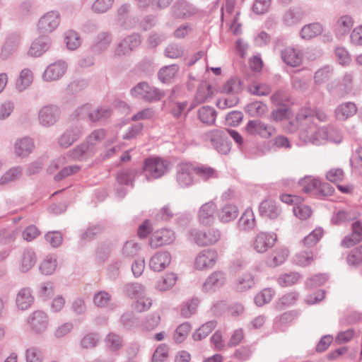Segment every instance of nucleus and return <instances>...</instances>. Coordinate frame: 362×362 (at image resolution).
Returning a JSON list of instances; mask_svg holds the SVG:
<instances>
[{"label": "nucleus", "mask_w": 362, "mask_h": 362, "mask_svg": "<svg viewBox=\"0 0 362 362\" xmlns=\"http://www.w3.org/2000/svg\"><path fill=\"white\" fill-rule=\"evenodd\" d=\"M170 163L160 157H150L144 161L143 174L148 181L163 177L169 170Z\"/></svg>", "instance_id": "nucleus-1"}, {"label": "nucleus", "mask_w": 362, "mask_h": 362, "mask_svg": "<svg viewBox=\"0 0 362 362\" xmlns=\"http://www.w3.org/2000/svg\"><path fill=\"white\" fill-rule=\"evenodd\" d=\"M191 240L199 246L213 245L221 238V231L215 228L206 230L192 229L189 232Z\"/></svg>", "instance_id": "nucleus-2"}, {"label": "nucleus", "mask_w": 362, "mask_h": 362, "mask_svg": "<svg viewBox=\"0 0 362 362\" xmlns=\"http://www.w3.org/2000/svg\"><path fill=\"white\" fill-rule=\"evenodd\" d=\"M204 141H209L213 147L221 154L226 155L230 150L227 141L226 132L221 129H212L206 132L202 136Z\"/></svg>", "instance_id": "nucleus-3"}, {"label": "nucleus", "mask_w": 362, "mask_h": 362, "mask_svg": "<svg viewBox=\"0 0 362 362\" xmlns=\"http://www.w3.org/2000/svg\"><path fill=\"white\" fill-rule=\"evenodd\" d=\"M327 128H317L315 125H310L306 129H301L299 138L303 143H311L314 145H321L327 142Z\"/></svg>", "instance_id": "nucleus-4"}, {"label": "nucleus", "mask_w": 362, "mask_h": 362, "mask_svg": "<svg viewBox=\"0 0 362 362\" xmlns=\"http://www.w3.org/2000/svg\"><path fill=\"white\" fill-rule=\"evenodd\" d=\"M112 109L109 106L101 105L91 110L89 104H85L76 110V116L78 118H83L88 116V119L93 122L105 119L110 117Z\"/></svg>", "instance_id": "nucleus-5"}, {"label": "nucleus", "mask_w": 362, "mask_h": 362, "mask_svg": "<svg viewBox=\"0 0 362 362\" xmlns=\"http://www.w3.org/2000/svg\"><path fill=\"white\" fill-rule=\"evenodd\" d=\"M134 97L140 98L148 102L160 100L164 96V92L146 82L139 83L131 90Z\"/></svg>", "instance_id": "nucleus-6"}, {"label": "nucleus", "mask_w": 362, "mask_h": 362, "mask_svg": "<svg viewBox=\"0 0 362 362\" xmlns=\"http://www.w3.org/2000/svg\"><path fill=\"white\" fill-rule=\"evenodd\" d=\"M61 21L60 13L57 11H50L41 16L37 22V30L39 34L47 35L54 31Z\"/></svg>", "instance_id": "nucleus-7"}, {"label": "nucleus", "mask_w": 362, "mask_h": 362, "mask_svg": "<svg viewBox=\"0 0 362 362\" xmlns=\"http://www.w3.org/2000/svg\"><path fill=\"white\" fill-rule=\"evenodd\" d=\"M194 166L190 163H181L176 167L175 180L182 188L192 186L194 182Z\"/></svg>", "instance_id": "nucleus-8"}, {"label": "nucleus", "mask_w": 362, "mask_h": 362, "mask_svg": "<svg viewBox=\"0 0 362 362\" xmlns=\"http://www.w3.org/2000/svg\"><path fill=\"white\" fill-rule=\"evenodd\" d=\"M277 236L273 232H259L251 243L252 248L257 253H264L276 243Z\"/></svg>", "instance_id": "nucleus-9"}, {"label": "nucleus", "mask_w": 362, "mask_h": 362, "mask_svg": "<svg viewBox=\"0 0 362 362\" xmlns=\"http://www.w3.org/2000/svg\"><path fill=\"white\" fill-rule=\"evenodd\" d=\"M61 115L60 108L56 105H47L42 106L38 112L39 123L45 127L54 125L59 119Z\"/></svg>", "instance_id": "nucleus-10"}, {"label": "nucleus", "mask_w": 362, "mask_h": 362, "mask_svg": "<svg viewBox=\"0 0 362 362\" xmlns=\"http://www.w3.org/2000/svg\"><path fill=\"white\" fill-rule=\"evenodd\" d=\"M27 323L33 332L42 334L49 326L48 315L42 310H35L29 315Z\"/></svg>", "instance_id": "nucleus-11"}, {"label": "nucleus", "mask_w": 362, "mask_h": 362, "mask_svg": "<svg viewBox=\"0 0 362 362\" xmlns=\"http://www.w3.org/2000/svg\"><path fill=\"white\" fill-rule=\"evenodd\" d=\"M83 127L79 124L69 127L58 139V144L64 148H69L83 135Z\"/></svg>", "instance_id": "nucleus-12"}, {"label": "nucleus", "mask_w": 362, "mask_h": 362, "mask_svg": "<svg viewBox=\"0 0 362 362\" xmlns=\"http://www.w3.org/2000/svg\"><path fill=\"white\" fill-rule=\"evenodd\" d=\"M217 258L218 254L215 250H203L196 257L194 267L198 270L210 269L214 266Z\"/></svg>", "instance_id": "nucleus-13"}, {"label": "nucleus", "mask_w": 362, "mask_h": 362, "mask_svg": "<svg viewBox=\"0 0 362 362\" xmlns=\"http://www.w3.org/2000/svg\"><path fill=\"white\" fill-rule=\"evenodd\" d=\"M67 64L64 61H57L49 64L42 74L44 81L52 82L60 79L66 73Z\"/></svg>", "instance_id": "nucleus-14"}, {"label": "nucleus", "mask_w": 362, "mask_h": 362, "mask_svg": "<svg viewBox=\"0 0 362 362\" xmlns=\"http://www.w3.org/2000/svg\"><path fill=\"white\" fill-rule=\"evenodd\" d=\"M245 130L250 135H258L266 139L274 134L273 127L259 119L250 120L245 127Z\"/></svg>", "instance_id": "nucleus-15"}, {"label": "nucleus", "mask_w": 362, "mask_h": 362, "mask_svg": "<svg viewBox=\"0 0 362 362\" xmlns=\"http://www.w3.org/2000/svg\"><path fill=\"white\" fill-rule=\"evenodd\" d=\"M171 255L168 251L156 252L149 260V267L154 272H160L165 269L171 262Z\"/></svg>", "instance_id": "nucleus-16"}, {"label": "nucleus", "mask_w": 362, "mask_h": 362, "mask_svg": "<svg viewBox=\"0 0 362 362\" xmlns=\"http://www.w3.org/2000/svg\"><path fill=\"white\" fill-rule=\"evenodd\" d=\"M141 43V37L137 34H133L124 39L116 47L115 54L120 57L129 54Z\"/></svg>", "instance_id": "nucleus-17"}, {"label": "nucleus", "mask_w": 362, "mask_h": 362, "mask_svg": "<svg viewBox=\"0 0 362 362\" xmlns=\"http://www.w3.org/2000/svg\"><path fill=\"white\" fill-rule=\"evenodd\" d=\"M175 240V233L167 228L158 230L151 237L150 244L153 247H160L173 243Z\"/></svg>", "instance_id": "nucleus-18"}, {"label": "nucleus", "mask_w": 362, "mask_h": 362, "mask_svg": "<svg viewBox=\"0 0 362 362\" xmlns=\"http://www.w3.org/2000/svg\"><path fill=\"white\" fill-rule=\"evenodd\" d=\"M259 213L261 216L273 220L280 216L281 209L275 201L265 199L259 204Z\"/></svg>", "instance_id": "nucleus-19"}, {"label": "nucleus", "mask_w": 362, "mask_h": 362, "mask_svg": "<svg viewBox=\"0 0 362 362\" xmlns=\"http://www.w3.org/2000/svg\"><path fill=\"white\" fill-rule=\"evenodd\" d=\"M198 10L185 0H177L172 8L173 15L175 18H189L197 13Z\"/></svg>", "instance_id": "nucleus-20"}, {"label": "nucleus", "mask_w": 362, "mask_h": 362, "mask_svg": "<svg viewBox=\"0 0 362 362\" xmlns=\"http://www.w3.org/2000/svg\"><path fill=\"white\" fill-rule=\"evenodd\" d=\"M226 281V275L223 272L216 271L211 274L202 285V291L204 292H213L221 287Z\"/></svg>", "instance_id": "nucleus-21"}, {"label": "nucleus", "mask_w": 362, "mask_h": 362, "mask_svg": "<svg viewBox=\"0 0 362 362\" xmlns=\"http://www.w3.org/2000/svg\"><path fill=\"white\" fill-rule=\"evenodd\" d=\"M281 59L287 65L296 67L303 62V52L298 49L288 47L281 51Z\"/></svg>", "instance_id": "nucleus-22"}, {"label": "nucleus", "mask_w": 362, "mask_h": 362, "mask_svg": "<svg viewBox=\"0 0 362 362\" xmlns=\"http://www.w3.org/2000/svg\"><path fill=\"white\" fill-rule=\"evenodd\" d=\"M112 41V35L108 32L98 33L90 46V50L94 54H101L107 49Z\"/></svg>", "instance_id": "nucleus-23"}, {"label": "nucleus", "mask_w": 362, "mask_h": 362, "mask_svg": "<svg viewBox=\"0 0 362 362\" xmlns=\"http://www.w3.org/2000/svg\"><path fill=\"white\" fill-rule=\"evenodd\" d=\"M37 256L35 251L30 247L23 250L19 259V270L23 273L29 272L35 264Z\"/></svg>", "instance_id": "nucleus-24"}, {"label": "nucleus", "mask_w": 362, "mask_h": 362, "mask_svg": "<svg viewBox=\"0 0 362 362\" xmlns=\"http://www.w3.org/2000/svg\"><path fill=\"white\" fill-rule=\"evenodd\" d=\"M357 106L353 102H344L338 105L334 110V115L337 120L345 121L357 112Z\"/></svg>", "instance_id": "nucleus-25"}, {"label": "nucleus", "mask_w": 362, "mask_h": 362, "mask_svg": "<svg viewBox=\"0 0 362 362\" xmlns=\"http://www.w3.org/2000/svg\"><path fill=\"white\" fill-rule=\"evenodd\" d=\"M213 95L214 90L211 86L206 82L201 83L196 91L191 108L209 101Z\"/></svg>", "instance_id": "nucleus-26"}, {"label": "nucleus", "mask_w": 362, "mask_h": 362, "mask_svg": "<svg viewBox=\"0 0 362 362\" xmlns=\"http://www.w3.org/2000/svg\"><path fill=\"white\" fill-rule=\"evenodd\" d=\"M50 44V38L47 35H42L33 42L28 54L32 57H40L49 49Z\"/></svg>", "instance_id": "nucleus-27"}, {"label": "nucleus", "mask_w": 362, "mask_h": 362, "mask_svg": "<svg viewBox=\"0 0 362 362\" xmlns=\"http://www.w3.org/2000/svg\"><path fill=\"white\" fill-rule=\"evenodd\" d=\"M216 210V204L214 202L210 201L202 204L198 211V220L202 224H209L214 218V213Z\"/></svg>", "instance_id": "nucleus-28"}, {"label": "nucleus", "mask_w": 362, "mask_h": 362, "mask_svg": "<svg viewBox=\"0 0 362 362\" xmlns=\"http://www.w3.org/2000/svg\"><path fill=\"white\" fill-rule=\"evenodd\" d=\"M33 302L34 297L30 288H23L18 292L16 298V305L18 309L21 310H28Z\"/></svg>", "instance_id": "nucleus-29"}, {"label": "nucleus", "mask_w": 362, "mask_h": 362, "mask_svg": "<svg viewBox=\"0 0 362 362\" xmlns=\"http://www.w3.org/2000/svg\"><path fill=\"white\" fill-rule=\"evenodd\" d=\"M362 238V226L359 221L352 223V233L346 235L341 241V246L344 247H351L359 243Z\"/></svg>", "instance_id": "nucleus-30"}, {"label": "nucleus", "mask_w": 362, "mask_h": 362, "mask_svg": "<svg viewBox=\"0 0 362 362\" xmlns=\"http://www.w3.org/2000/svg\"><path fill=\"white\" fill-rule=\"evenodd\" d=\"M354 25L353 18L349 15H342L337 21L334 31L337 36L344 37L349 33Z\"/></svg>", "instance_id": "nucleus-31"}, {"label": "nucleus", "mask_w": 362, "mask_h": 362, "mask_svg": "<svg viewBox=\"0 0 362 362\" xmlns=\"http://www.w3.org/2000/svg\"><path fill=\"white\" fill-rule=\"evenodd\" d=\"M238 214L239 210L236 205L227 204L218 211L217 216L221 223H226L234 221Z\"/></svg>", "instance_id": "nucleus-32"}, {"label": "nucleus", "mask_w": 362, "mask_h": 362, "mask_svg": "<svg viewBox=\"0 0 362 362\" xmlns=\"http://www.w3.org/2000/svg\"><path fill=\"white\" fill-rule=\"evenodd\" d=\"M94 153L93 150L86 143H83L69 151L66 156L72 160H83L92 156Z\"/></svg>", "instance_id": "nucleus-33"}, {"label": "nucleus", "mask_w": 362, "mask_h": 362, "mask_svg": "<svg viewBox=\"0 0 362 362\" xmlns=\"http://www.w3.org/2000/svg\"><path fill=\"white\" fill-rule=\"evenodd\" d=\"M255 226L254 212L251 208H247L238 221V228L243 231H250L255 228Z\"/></svg>", "instance_id": "nucleus-34"}, {"label": "nucleus", "mask_w": 362, "mask_h": 362, "mask_svg": "<svg viewBox=\"0 0 362 362\" xmlns=\"http://www.w3.org/2000/svg\"><path fill=\"white\" fill-rule=\"evenodd\" d=\"M323 32V27L319 23H313L304 25L300 32L301 38L305 40H311Z\"/></svg>", "instance_id": "nucleus-35"}, {"label": "nucleus", "mask_w": 362, "mask_h": 362, "mask_svg": "<svg viewBox=\"0 0 362 362\" xmlns=\"http://www.w3.org/2000/svg\"><path fill=\"white\" fill-rule=\"evenodd\" d=\"M216 111L210 106H202L197 112L199 119L204 124L211 126L215 124L216 119Z\"/></svg>", "instance_id": "nucleus-36"}, {"label": "nucleus", "mask_w": 362, "mask_h": 362, "mask_svg": "<svg viewBox=\"0 0 362 362\" xmlns=\"http://www.w3.org/2000/svg\"><path fill=\"white\" fill-rule=\"evenodd\" d=\"M177 280V274L173 272L167 273L158 279L155 284V288L159 291H166L172 288Z\"/></svg>", "instance_id": "nucleus-37"}, {"label": "nucleus", "mask_w": 362, "mask_h": 362, "mask_svg": "<svg viewBox=\"0 0 362 362\" xmlns=\"http://www.w3.org/2000/svg\"><path fill=\"white\" fill-rule=\"evenodd\" d=\"M34 147L33 139L23 137L18 139L15 144V152L17 156L25 157L29 155Z\"/></svg>", "instance_id": "nucleus-38"}, {"label": "nucleus", "mask_w": 362, "mask_h": 362, "mask_svg": "<svg viewBox=\"0 0 362 362\" xmlns=\"http://www.w3.org/2000/svg\"><path fill=\"white\" fill-rule=\"evenodd\" d=\"M33 74L30 69L25 68L19 74L16 82V89L21 92L28 88L32 83Z\"/></svg>", "instance_id": "nucleus-39"}, {"label": "nucleus", "mask_w": 362, "mask_h": 362, "mask_svg": "<svg viewBox=\"0 0 362 362\" xmlns=\"http://www.w3.org/2000/svg\"><path fill=\"white\" fill-rule=\"evenodd\" d=\"M298 184L305 193L317 192L320 180L313 176L306 175L299 180Z\"/></svg>", "instance_id": "nucleus-40"}, {"label": "nucleus", "mask_w": 362, "mask_h": 362, "mask_svg": "<svg viewBox=\"0 0 362 362\" xmlns=\"http://www.w3.org/2000/svg\"><path fill=\"white\" fill-rule=\"evenodd\" d=\"M241 90V81L238 78H230L221 88V93L232 95H237Z\"/></svg>", "instance_id": "nucleus-41"}, {"label": "nucleus", "mask_w": 362, "mask_h": 362, "mask_svg": "<svg viewBox=\"0 0 362 362\" xmlns=\"http://www.w3.org/2000/svg\"><path fill=\"white\" fill-rule=\"evenodd\" d=\"M129 6L127 4H124L118 9L119 21L120 25L124 29H129L134 28L137 21L134 18L127 17L125 18V15L128 13Z\"/></svg>", "instance_id": "nucleus-42"}, {"label": "nucleus", "mask_w": 362, "mask_h": 362, "mask_svg": "<svg viewBox=\"0 0 362 362\" xmlns=\"http://www.w3.org/2000/svg\"><path fill=\"white\" fill-rule=\"evenodd\" d=\"M179 66L176 64H171L160 69L158 76L161 82L169 83L177 76Z\"/></svg>", "instance_id": "nucleus-43"}, {"label": "nucleus", "mask_w": 362, "mask_h": 362, "mask_svg": "<svg viewBox=\"0 0 362 362\" xmlns=\"http://www.w3.org/2000/svg\"><path fill=\"white\" fill-rule=\"evenodd\" d=\"M57 267V259L54 255L47 256L40 264V271L44 275L52 274Z\"/></svg>", "instance_id": "nucleus-44"}, {"label": "nucleus", "mask_w": 362, "mask_h": 362, "mask_svg": "<svg viewBox=\"0 0 362 362\" xmlns=\"http://www.w3.org/2000/svg\"><path fill=\"white\" fill-rule=\"evenodd\" d=\"M216 325L217 323L214 320L204 323L193 333V339L195 341H200L204 339L215 329Z\"/></svg>", "instance_id": "nucleus-45"}, {"label": "nucleus", "mask_w": 362, "mask_h": 362, "mask_svg": "<svg viewBox=\"0 0 362 362\" xmlns=\"http://www.w3.org/2000/svg\"><path fill=\"white\" fill-rule=\"evenodd\" d=\"M106 131L104 129H98L93 131L86 138V144L95 152V146L100 143L106 136Z\"/></svg>", "instance_id": "nucleus-46"}, {"label": "nucleus", "mask_w": 362, "mask_h": 362, "mask_svg": "<svg viewBox=\"0 0 362 362\" xmlns=\"http://www.w3.org/2000/svg\"><path fill=\"white\" fill-rule=\"evenodd\" d=\"M303 17L301 11L296 8L287 10L283 16V22L287 26H292L298 23Z\"/></svg>", "instance_id": "nucleus-47"}, {"label": "nucleus", "mask_w": 362, "mask_h": 362, "mask_svg": "<svg viewBox=\"0 0 362 362\" xmlns=\"http://www.w3.org/2000/svg\"><path fill=\"white\" fill-rule=\"evenodd\" d=\"M126 294L131 298L137 299L145 295V286L139 283H129L124 287Z\"/></svg>", "instance_id": "nucleus-48"}, {"label": "nucleus", "mask_w": 362, "mask_h": 362, "mask_svg": "<svg viewBox=\"0 0 362 362\" xmlns=\"http://www.w3.org/2000/svg\"><path fill=\"white\" fill-rule=\"evenodd\" d=\"M255 285L254 277L250 274H245L239 277L235 282V289L239 292L245 291Z\"/></svg>", "instance_id": "nucleus-49"}, {"label": "nucleus", "mask_w": 362, "mask_h": 362, "mask_svg": "<svg viewBox=\"0 0 362 362\" xmlns=\"http://www.w3.org/2000/svg\"><path fill=\"white\" fill-rule=\"evenodd\" d=\"M64 42L67 48L71 50L76 49L81 44L78 34L73 30L64 33Z\"/></svg>", "instance_id": "nucleus-50"}, {"label": "nucleus", "mask_w": 362, "mask_h": 362, "mask_svg": "<svg viewBox=\"0 0 362 362\" xmlns=\"http://www.w3.org/2000/svg\"><path fill=\"white\" fill-rule=\"evenodd\" d=\"M245 110L251 117H259L266 112L267 106L262 102L255 101L247 104L245 107Z\"/></svg>", "instance_id": "nucleus-51"}, {"label": "nucleus", "mask_w": 362, "mask_h": 362, "mask_svg": "<svg viewBox=\"0 0 362 362\" xmlns=\"http://www.w3.org/2000/svg\"><path fill=\"white\" fill-rule=\"evenodd\" d=\"M141 247L134 240L127 241L122 249V255L124 258H133L138 255Z\"/></svg>", "instance_id": "nucleus-52"}, {"label": "nucleus", "mask_w": 362, "mask_h": 362, "mask_svg": "<svg viewBox=\"0 0 362 362\" xmlns=\"http://www.w3.org/2000/svg\"><path fill=\"white\" fill-rule=\"evenodd\" d=\"M138 172L135 169H122L117 175V180L120 185L132 184Z\"/></svg>", "instance_id": "nucleus-53"}, {"label": "nucleus", "mask_w": 362, "mask_h": 362, "mask_svg": "<svg viewBox=\"0 0 362 362\" xmlns=\"http://www.w3.org/2000/svg\"><path fill=\"white\" fill-rule=\"evenodd\" d=\"M288 256V250L286 248L276 250L272 257L268 260V264L270 267H277L283 264Z\"/></svg>", "instance_id": "nucleus-54"}, {"label": "nucleus", "mask_w": 362, "mask_h": 362, "mask_svg": "<svg viewBox=\"0 0 362 362\" xmlns=\"http://www.w3.org/2000/svg\"><path fill=\"white\" fill-rule=\"evenodd\" d=\"M22 174V169L19 166L13 167L6 171L0 177V185H7L18 179Z\"/></svg>", "instance_id": "nucleus-55"}, {"label": "nucleus", "mask_w": 362, "mask_h": 362, "mask_svg": "<svg viewBox=\"0 0 362 362\" xmlns=\"http://www.w3.org/2000/svg\"><path fill=\"white\" fill-rule=\"evenodd\" d=\"M199 303L200 300L198 298H193L191 300L187 301L181 307V315L185 318L190 317L196 313Z\"/></svg>", "instance_id": "nucleus-56"}, {"label": "nucleus", "mask_w": 362, "mask_h": 362, "mask_svg": "<svg viewBox=\"0 0 362 362\" xmlns=\"http://www.w3.org/2000/svg\"><path fill=\"white\" fill-rule=\"evenodd\" d=\"M112 300V296L107 291H100L96 292L93 297V304L98 308H106Z\"/></svg>", "instance_id": "nucleus-57"}, {"label": "nucleus", "mask_w": 362, "mask_h": 362, "mask_svg": "<svg viewBox=\"0 0 362 362\" xmlns=\"http://www.w3.org/2000/svg\"><path fill=\"white\" fill-rule=\"evenodd\" d=\"M300 278L298 272H291L280 275L277 279L278 284L283 287L291 286L296 284Z\"/></svg>", "instance_id": "nucleus-58"}, {"label": "nucleus", "mask_w": 362, "mask_h": 362, "mask_svg": "<svg viewBox=\"0 0 362 362\" xmlns=\"http://www.w3.org/2000/svg\"><path fill=\"white\" fill-rule=\"evenodd\" d=\"M274 295L272 288H264L258 293L255 297V303L257 306H262L269 303Z\"/></svg>", "instance_id": "nucleus-59"}, {"label": "nucleus", "mask_w": 362, "mask_h": 362, "mask_svg": "<svg viewBox=\"0 0 362 362\" xmlns=\"http://www.w3.org/2000/svg\"><path fill=\"white\" fill-rule=\"evenodd\" d=\"M194 173L195 175L204 181H207L211 178H215L217 177V173L214 168L204 165L199 167L194 166Z\"/></svg>", "instance_id": "nucleus-60"}, {"label": "nucleus", "mask_w": 362, "mask_h": 362, "mask_svg": "<svg viewBox=\"0 0 362 362\" xmlns=\"http://www.w3.org/2000/svg\"><path fill=\"white\" fill-rule=\"evenodd\" d=\"M248 91L252 95L264 96L270 93L271 88L264 83L253 82L248 86Z\"/></svg>", "instance_id": "nucleus-61"}, {"label": "nucleus", "mask_w": 362, "mask_h": 362, "mask_svg": "<svg viewBox=\"0 0 362 362\" xmlns=\"http://www.w3.org/2000/svg\"><path fill=\"white\" fill-rule=\"evenodd\" d=\"M191 330V325L189 322H184L179 325L174 334V340L177 343L182 342L188 336Z\"/></svg>", "instance_id": "nucleus-62"}, {"label": "nucleus", "mask_w": 362, "mask_h": 362, "mask_svg": "<svg viewBox=\"0 0 362 362\" xmlns=\"http://www.w3.org/2000/svg\"><path fill=\"white\" fill-rule=\"evenodd\" d=\"M107 346L112 351H117L122 346V337L115 333H109L105 337Z\"/></svg>", "instance_id": "nucleus-63"}, {"label": "nucleus", "mask_w": 362, "mask_h": 362, "mask_svg": "<svg viewBox=\"0 0 362 362\" xmlns=\"http://www.w3.org/2000/svg\"><path fill=\"white\" fill-rule=\"evenodd\" d=\"M349 265L358 266L362 263V246L351 251L346 258Z\"/></svg>", "instance_id": "nucleus-64"}]
</instances>
